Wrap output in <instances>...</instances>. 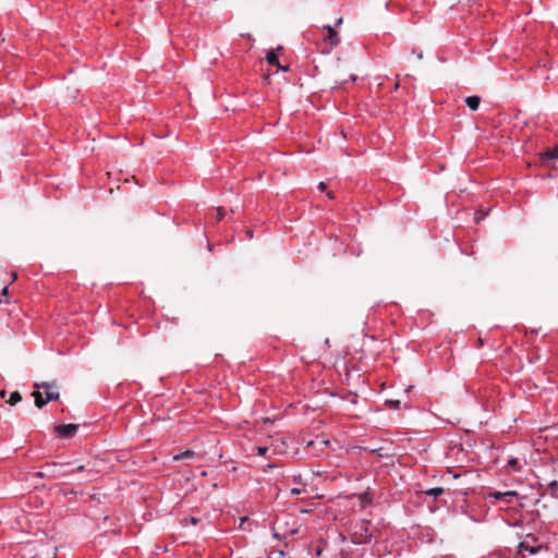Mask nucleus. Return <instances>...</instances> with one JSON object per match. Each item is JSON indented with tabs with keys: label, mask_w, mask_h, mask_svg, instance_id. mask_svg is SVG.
I'll return each mask as SVG.
<instances>
[{
	"label": "nucleus",
	"mask_w": 558,
	"mask_h": 558,
	"mask_svg": "<svg viewBox=\"0 0 558 558\" xmlns=\"http://www.w3.org/2000/svg\"><path fill=\"white\" fill-rule=\"evenodd\" d=\"M86 471L85 465H74L73 462H47L41 466V470L37 473L43 478H64L75 473H83Z\"/></svg>",
	"instance_id": "nucleus-1"
},
{
	"label": "nucleus",
	"mask_w": 558,
	"mask_h": 558,
	"mask_svg": "<svg viewBox=\"0 0 558 558\" xmlns=\"http://www.w3.org/2000/svg\"><path fill=\"white\" fill-rule=\"evenodd\" d=\"M34 388L37 389L36 391L33 392V397L35 398V404L37 408H43L48 402L59 399L58 387L54 384L36 383L34 385Z\"/></svg>",
	"instance_id": "nucleus-2"
},
{
	"label": "nucleus",
	"mask_w": 558,
	"mask_h": 558,
	"mask_svg": "<svg viewBox=\"0 0 558 558\" xmlns=\"http://www.w3.org/2000/svg\"><path fill=\"white\" fill-rule=\"evenodd\" d=\"M371 522L368 520H360L352 527L351 542L354 545L369 544L373 538V534L369 531Z\"/></svg>",
	"instance_id": "nucleus-3"
},
{
	"label": "nucleus",
	"mask_w": 558,
	"mask_h": 558,
	"mask_svg": "<svg viewBox=\"0 0 558 558\" xmlns=\"http://www.w3.org/2000/svg\"><path fill=\"white\" fill-rule=\"evenodd\" d=\"M519 553L524 556V551H527L530 555H535L543 549V544H541L537 537L533 535H526L525 539L519 543Z\"/></svg>",
	"instance_id": "nucleus-4"
},
{
	"label": "nucleus",
	"mask_w": 558,
	"mask_h": 558,
	"mask_svg": "<svg viewBox=\"0 0 558 558\" xmlns=\"http://www.w3.org/2000/svg\"><path fill=\"white\" fill-rule=\"evenodd\" d=\"M342 24V17H339L335 24V26L330 25H324L323 31L326 32V35L324 36V40L326 46H328L329 49H332L337 47L340 44V37L338 33L336 32V27L340 26Z\"/></svg>",
	"instance_id": "nucleus-5"
},
{
	"label": "nucleus",
	"mask_w": 558,
	"mask_h": 558,
	"mask_svg": "<svg viewBox=\"0 0 558 558\" xmlns=\"http://www.w3.org/2000/svg\"><path fill=\"white\" fill-rule=\"evenodd\" d=\"M519 494L515 490H507V492H490L487 495V498L494 499L495 501H502L506 504H511L514 499H518Z\"/></svg>",
	"instance_id": "nucleus-6"
},
{
	"label": "nucleus",
	"mask_w": 558,
	"mask_h": 558,
	"mask_svg": "<svg viewBox=\"0 0 558 558\" xmlns=\"http://www.w3.org/2000/svg\"><path fill=\"white\" fill-rule=\"evenodd\" d=\"M77 429L78 425L73 423L56 426V433L63 438H70L74 436Z\"/></svg>",
	"instance_id": "nucleus-7"
},
{
	"label": "nucleus",
	"mask_w": 558,
	"mask_h": 558,
	"mask_svg": "<svg viewBox=\"0 0 558 558\" xmlns=\"http://www.w3.org/2000/svg\"><path fill=\"white\" fill-rule=\"evenodd\" d=\"M266 60L267 62L272 65V66H277L279 70L281 71H288L289 70V66H282L279 62V59H278V56L277 53L274 51V50H270L268 51L267 56H266Z\"/></svg>",
	"instance_id": "nucleus-8"
},
{
	"label": "nucleus",
	"mask_w": 558,
	"mask_h": 558,
	"mask_svg": "<svg viewBox=\"0 0 558 558\" xmlns=\"http://www.w3.org/2000/svg\"><path fill=\"white\" fill-rule=\"evenodd\" d=\"M542 158L544 160H556L558 159V145L548 148L546 151L542 154Z\"/></svg>",
	"instance_id": "nucleus-9"
},
{
	"label": "nucleus",
	"mask_w": 558,
	"mask_h": 558,
	"mask_svg": "<svg viewBox=\"0 0 558 558\" xmlns=\"http://www.w3.org/2000/svg\"><path fill=\"white\" fill-rule=\"evenodd\" d=\"M465 104L471 110L475 111L478 109V106L481 104V97L470 96L465 99Z\"/></svg>",
	"instance_id": "nucleus-10"
},
{
	"label": "nucleus",
	"mask_w": 558,
	"mask_h": 558,
	"mask_svg": "<svg viewBox=\"0 0 558 558\" xmlns=\"http://www.w3.org/2000/svg\"><path fill=\"white\" fill-rule=\"evenodd\" d=\"M196 453L193 450H184L175 456H173L174 461L183 460V459H193Z\"/></svg>",
	"instance_id": "nucleus-11"
},
{
	"label": "nucleus",
	"mask_w": 558,
	"mask_h": 558,
	"mask_svg": "<svg viewBox=\"0 0 558 558\" xmlns=\"http://www.w3.org/2000/svg\"><path fill=\"white\" fill-rule=\"evenodd\" d=\"M427 496L437 498L444 493L442 487H433L424 492Z\"/></svg>",
	"instance_id": "nucleus-12"
},
{
	"label": "nucleus",
	"mask_w": 558,
	"mask_h": 558,
	"mask_svg": "<svg viewBox=\"0 0 558 558\" xmlns=\"http://www.w3.org/2000/svg\"><path fill=\"white\" fill-rule=\"evenodd\" d=\"M22 400V396L19 391H13L10 396V399L8 400V402L11 404V405H14L16 404L17 402H20Z\"/></svg>",
	"instance_id": "nucleus-13"
},
{
	"label": "nucleus",
	"mask_w": 558,
	"mask_h": 558,
	"mask_svg": "<svg viewBox=\"0 0 558 558\" xmlns=\"http://www.w3.org/2000/svg\"><path fill=\"white\" fill-rule=\"evenodd\" d=\"M385 405H387L389 409L399 410L401 402H400V400L390 399V400L385 401Z\"/></svg>",
	"instance_id": "nucleus-14"
},
{
	"label": "nucleus",
	"mask_w": 558,
	"mask_h": 558,
	"mask_svg": "<svg viewBox=\"0 0 558 558\" xmlns=\"http://www.w3.org/2000/svg\"><path fill=\"white\" fill-rule=\"evenodd\" d=\"M223 217H225L223 208H221V207L217 208V210H216V220L220 221V220L223 219Z\"/></svg>",
	"instance_id": "nucleus-15"
},
{
	"label": "nucleus",
	"mask_w": 558,
	"mask_h": 558,
	"mask_svg": "<svg viewBox=\"0 0 558 558\" xmlns=\"http://www.w3.org/2000/svg\"><path fill=\"white\" fill-rule=\"evenodd\" d=\"M508 465H510L513 470H518L519 469V461H518V459H515V458L509 459L508 460Z\"/></svg>",
	"instance_id": "nucleus-16"
},
{
	"label": "nucleus",
	"mask_w": 558,
	"mask_h": 558,
	"mask_svg": "<svg viewBox=\"0 0 558 558\" xmlns=\"http://www.w3.org/2000/svg\"><path fill=\"white\" fill-rule=\"evenodd\" d=\"M548 487L553 490V496L556 497V492L558 490V482L557 481H551L549 484H548Z\"/></svg>",
	"instance_id": "nucleus-17"
},
{
	"label": "nucleus",
	"mask_w": 558,
	"mask_h": 558,
	"mask_svg": "<svg viewBox=\"0 0 558 558\" xmlns=\"http://www.w3.org/2000/svg\"><path fill=\"white\" fill-rule=\"evenodd\" d=\"M255 449H256L257 454H259V456H265L266 452L268 451V447H265V446H257Z\"/></svg>",
	"instance_id": "nucleus-18"
},
{
	"label": "nucleus",
	"mask_w": 558,
	"mask_h": 558,
	"mask_svg": "<svg viewBox=\"0 0 558 558\" xmlns=\"http://www.w3.org/2000/svg\"><path fill=\"white\" fill-rule=\"evenodd\" d=\"M317 187H318V190H319L320 192H324V191H326L327 185H326V183H325V182H319Z\"/></svg>",
	"instance_id": "nucleus-19"
},
{
	"label": "nucleus",
	"mask_w": 558,
	"mask_h": 558,
	"mask_svg": "<svg viewBox=\"0 0 558 558\" xmlns=\"http://www.w3.org/2000/svg\"><path fill=\"white\" fill-rule=\"evenodd\" d=\"M291 494L298 496V495L301 494V489L300 488H292L291 489Z\"/></svg>",
	"instance_id": "nucleus-20"
},
{
	"label": "nucleus",
	"mask_w": 558,
	"mask_h": 558,
	"mask_svg": "<svg viewBox=\"0 0 558 558\" xmlns=\"http://www.w3.org/2000/svg\"><path fill=\"white\" fill-rule=\"evenodd\" d=\"M190 521H191V523H192L193 525H196V524L199 522V519L194 518V517H191V518H190Z\"/></svg>",
	"instance_id": "nucleus-21"
},
{
	"label": "nucleus",
	"mask_w": 558,
	"mask_h": 558,
	"mask_svg": "<svg viewBox=\"0 0 558 558\" xmlns=\"http://www.w3.org/2000/svg\"><path fill=\"white\" fill-rule=\"evenodd\" d=\"M88 481H90V477L89 476H84L81 480H78V483L81 484V483L88 482Z\"/></svg>",
	"instance_id": "nucleus-22"
},
{
	"label": "nucleus",
	"mask_w": 558,
	"mask_h": 558,
	"mask_svg": "<svg viewBox=\"0 0 558 558\" xmlns=\"http://www.w3.org/2000/svg\"><path fill=\"white\" fill-rule=\"evenodd\" d=\"M327 196H328V198L333 199L335 198V193L329 191V192H327Z\"/></svg>",
	"instance_id": "nucleus-23"
},
{
	"label": "nucleus",
	"mask_w": 558,
	"mask_h": 558,
	"mask_svg": "<svg viewBox=\"0 0 558 558\" xmlns=\"http://www.w3.org/2000/svg\"><path fill=\"white\" fill-rule=\"evenodd\" d=\"M416 56H417L418 59L423 58V53L422 52H416Z\"/></svg>",
	"instance_id": "nucleus-24"
},
{
	"label": "nucleus",
	"mask_w": 558,
	"mask_h": 558,
	"mask_svg": "<svg viewBox=\"0 0 558 558\" xmlns=\"http://www.w3.org/2000/svg\"><path fill=\"white\" fill-rule=\"evenodd\" d=\"M412 388H413V386H409V387L405 389V391H407V392H410V391L412 390Z\"/></svg>",
	"instance_id": "nucleus-25"
},
{
	"label": "nucleus",
	"mask_w": 558,
	"mask_h": 558,
	"mask_svg": "<svg viewBox=\"0 0 558 558\" xmlns=\"http://www.w3.org/2000/svg\"><path fill=\"white\" fill-rule=\"evenodd\" d=\"M247 235H248L250 238H252V236H253V232H252L251 230H248V231H247Z\"/></svg>",
	"instance_id": "nucleus-26"
},
{
	"label": "nucleus",
	"mask_w": 558,
	"mask_h": 558,
	"mask_svg": "<svg viewBox=\"0 0 558 558\" xmlns=\"http://www.w3.org/2000/svg\"><path fill=\"white\" fill-rule=\"evenodd\" d=\"M8 293V288H3V294H7Z\"/></svg>",
	"instance_id": "nucleus-27"
},
{
	"label": "nucleus",
	"mask_w": 558,
	"mask_h": 558,
	"mask_svg": "<svg viewBox=\"0 0 558 558\" xmlns=\"http://www.w3.org/2000/svg\"><path fill=\"white\" fill-rule=\"evenodd\" d=\"M399 87V83H396L395 84V89H397Z\"/></svg>",
	"instance_id": "nucleus-28"
}]
</instances>
